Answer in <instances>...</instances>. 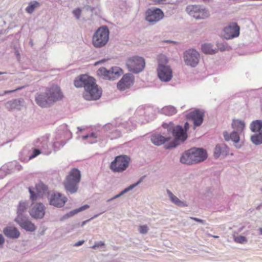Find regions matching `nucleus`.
Listing matches in <instances>:
<instances>
[{
  "mask_svg": "<svg viewBox=\"0 0 262 262\" xmlns=\"http://www.w3.org/2000/svg\"><path fill=\"white\" fill-rule=\"evenodd\" d=\"M22 88H23V87H19V88H17L16 89L13 90L5 91L4 92V95H6V94H9V93H11L14 92H15V91H16L17 90H21Z\"/></svg>",
  "mask_w": 262,
  "mask_h": 262,
  "instance_id": "obj_43",
  "label": "nucleus"
},
{
  "mask_svg": "<svg viewBox=\"0 0 262 262\" xmlns=\"http://www.w3.org/2000/svg\"><path fill=\"white\" fill-rule=\"evenodd\" d=\"M191 219H192V220H193L195 221H196L198 222L203 223V221L202 220L196 218V217H191Z\"/></svg>",
  "mask_w": 262,
  "mask_h": 262,
  "instance_id": "obj_48",
  "label": "nucleus"
},
{
  "mask_svg": "<svg viewBox=\"0 0 262 262\" xmlns=\"http://www.w3.org/2000/svg\"><path fill=\"white\" fill-rule=\"evenodd\" d=\"M63 97L60 88L54 85L48 88L45 94H38L35 98L36 103L42 107H47Z\"/></svg>",
  "mask_w": 262,
  "mask_h": 262,
  "instance_id": "obj_2",
  "label": "nucleus"
},
{
  "mask_svg": "<svg viewBox=\"0 0 262 262\" xmlns=\"http://www.w3.org/2000/svg\"><path fill=\"white\" fill-rule=\"evenodd\" d=\"M134 82V77L130 74H127L123 76L117 84V88L120 90H124L129 88Z\"/></svg>",
  "mask_w": 262,
  "mask_h": 262,
  "instance_id": "obj_19",
  "label": "nucleus"
},
{
  "mask_svg": "<svg viewBox=\"0 0 262 262\" xmlns=\"http://www.w3.org/2000/svg\"><path fill=\"white\" fill-rule=\"evenodd\" d=\"M184 57L187 65L195 67L199 62L200 54L196 50L190 49L185 53Z\"/></svg>",
  "mask_w": 262,
  "mask_h": 262,
  "instance_id": "obj_13",
  "label": "nucleus"
},
{
  "mask_svg": "<svg viewBox=\"0 0 262 262\" xmlns=\"http://www.w3.org/2000/svg\"><path fill=\"white\" fill-rule=\"evenodd\" d=\"M47 190V187L42 183L36 185L35 188H29V191L30 194V199L34 202L41 198Z\"/></svg>",
  "mask_w": 262,
  "mask_h": 262,
  "instance_id": "obj_11",
  "label": "nucleus"
},
{
  "mask_svg": "<svg viewBox=\"0 0 262 262\" xmlns=\"http://www.w3.org/2000/svg\"><path fill=\"white\" fill-rule=\"evenodd\" d=\"M202 51L205 54H212L216 53V50L212 49V45L208 43L202 45Z\"/></svg>",
  "mask_w": 262,
  "mask_h": 262,
  "instance_id": "obj_31",
  "label": "nucleus"
},
{
  "mask_svg": "<svg viewBox=\"0 0 262 262\" xmlns=\"http://www.w3.org/2000/svg\"><path fill=\"white\" fill-rule=\"evenodd\" d=\"M211 236H212L213 237H214L215 238H219V236H217V235H211Z\"/></svg>",
  "mask_w": 262,
  "mask_h": 262,
  "instance_id": "obj_50",
  "label": "nucleus"
},
{
  "mask_svg": "<svg viewBox=\"0 0 262 262\" xmlns=\"http://www.w3.org/2000/svg\"><path fill=\"white\" fill-rule=\"evenodd\" d=\"M239 27L236 23H231L223 30V36L226 39H230L239 36Z\"/></svg>",
  "mask_w": 262,
  "mask_h": 262,
  "instance_id": "obj_12",
  "label": "nucleus"
},
{
  "mask_svg": "<svg viewBox=\"0 0 262 262\" xmlns=\"http://www.w3.org/2000/svg\"><path fill=\"white\" fill-rule=\"evenodd\" d=\"M33 155L30 157V159H32L40 154V151L39 149H35L33 151Z\"/></svg>",
  "mask_w": 262,
  "mask_h": 262,
  "instance_id": "obj_41",
  "label": "nucleus"
},
{
  "mask_svg": "<svg viewBox=\"0 0 262 262\" xmlns=\"http://www.w3.org/2000/svg\"><path fill=\"white\" fill-rule=\"evenodd\" d=\"M144 177H142L140 179V180L136 183L132 184L130 185L128 188L125 189L123 191H122L121 193H120L119 194L116 195L113 198L109 200V201L113 200L115 199H116L119 196H120L121 195H122L123 193L127 192L128 191L132 189L133 188L137 186L138 184H139L140 183H141L143 180Z\"/></svg>",
  "mask_w": 262,
  "mask_h": 262,
  "instance_id": "obj_29",
  "label": "nucleus"
},
{
  "mask_svg": "<svg viewBox=\"0 0 262 262\" xmlns=\"http://www.w3.org/2000/svg\"><path fill=\"white\" fill-rule=\"evenodd\" d=\"M164 17V13L159 8L148 9L145 13V19L150 23H155Z\"/></svg>",
  "mask_w": 262,
  "mask_h": 262,
  "instance_id": "obj_10",
  "label": "nucleus"
},
{
  "mask_svg": "<svg viewBox=\"0 0 262 262\" xmlns=\"http://www.w3.org/2000/svg\"><path fill=\"white\" fill-rule=\"evenodd\" d=\"M5 73V72H0V75L4 74Z\"/></svg>",
  "mask_w": 262,
  "mask_h": 262,
  "instance_id": "obj_52",
  "label": "nucleus"
},
{
  "mask_svg": "<svg viewBox=\"0 0 262 262\" xmlns=\"http://www.w3.org/2000/svg\"><path fill=\"white\" fill-rule=\"evenodd\" d=\"M80 179V171L76 168L72 169L67 176L63 183L66 190L71 193L76 192L78 189V185Z\"/></svg>",
  "mask_w": 262,
  "mask_h": 262,
  "instance_id": "obj_4",
  "label": "nucleus"
},
{
  "mask_svg": "<svg viewBox=\"0 0 262 262\" xmlns=\"http://www.w3.org/2000/svg\"><path fill=\"white\" fill-rule=\"evenodd\" d=\"M232 126L237 131L242 132L245 127V124L244 121L240 120H233Z\"/></svg>",
  "mask_w": 262,
  "mask_h": 262,
  "instance_id": "obj_26",
  "label": "nucleus"
},
{
  "mask_svg": "<svg viewBox=\"0 0 262 262\" xmlns=\"http://www.w3.org/2000/svg\"><path fill=\"white\" fill-rule=\"evenodd\" d=\"M169 140V138H165L160 134L153 135L151 138L152 143L157 146L164 144Z\"/></svg>",
  "mask_w": 262,
  "mask_h": 262,
  "instance_id": "obj_23",
  "label": "nucleus"
},
{
  "mask_svg": "<svg viewBox=\"0 0 262 262\" xmlns=\"http://www.w3.org/2000/svg\"><path fill=\"white\" fill-rule=\"evenodd\" d=\"M139 231L140 233L145 234L148 231V228L147 225H140L139 227Z\"/></svg>",
  "mask_w": 262,
  "mask_h": 262,
  "instance_id": "obj_39",
  "label": "nucleus"
},
{
  "mask_svg": "<svg viewBox=\"0 0 262 262\" xmlns=\"http://www.w3.org/2000/svg\"><path fill=\"white\" fill-rule=\"evenodd\" d=\"M176 145H174L173 146H172L171 147H175Z\"/></svg>",
  "mask_w": 262,
  "mask_h": 262,
  "instance_id": "obj_53",
  "label": "nucleus"
},
{
  "mask_svg": "<svg viewBox=\"0 0 262 262\" xmlns=\"http://www.w3.org/2000/svg\"><path fill=\"white\" fill-rule=\"evenodd\" d=\"M97 74L100 76H102L103 78L111 79L110 70H107L105 68H100L97 71Z\"/></svg>",
  "mask_w": 262,
  "mask_h": 262,
  "instance_id": "obj_30",
  "label": "nucleus"
},
{
  "mask_svg": "<svg viewBox=\"0 0 262 262\" xmlns=\"http://www.w3.org/2000/svg\"><path fill=\"white\" fill-rule=\"evenodd\" d=\"M3 232L8 237L17 238L20 235V232L18 229L14 226H8L4 229Z\"/></svg>",
  "mask_w": 262,
  "mask_h": 262,
  "instance_id": "obj_20",
  "label": "nucleus"
},
{
  "mask_svg": "<svg viewBox=\"0 0 262 262\" xmlns=\"http://www.w3.org/2000/svg\"><path fill=\"white\" fill-rule=\"evenodd\" d=\"M110 31L106 26L99 27L94 33L92 43L96 48H100L105 46L109 40Z\"/></svg>",
  "mask_w": 262,
  "mask_h": 262,
  "instance_id": "obj_5",
  "label": "nucleus"
},
{
  "mask_svg": "<svg viewBox=\"0 0 262 262\" xmlns=\"http://www.w3.org/2000/svg\"><path fill=\"white\" fill-rule=\"evenodd\" d=\"M207 157L206 150L202 148H193L182 155L180 161L183 164H193L203 161Z\"/></svg>",
  "mask_w": 262,
  "mask_h": 262,
  "instance_id": "obj_3",
  "label": "nucleus"
},
{
  "mask_svg": "<svg viewBox=\"0 0 262 262\" xmlns=\"http://www.w3.org/2000/svg\"><path fill=\"white\" fill-rule=\"evenodd\" d=\"M111 73V79H116L118 78L122 74L123 71L122 70L117 67H115L112 68L110 70Z\"/></svg>",
  "mask_w": 262,
  "mask_h": 262,
  "instance_id": "obj_27",
  "label": "nucleus"
},
{
  "mask_svg": "<svg viewBox=\"0 0 262 262\" xmlns=\"http://www.w3.org/2000/svg\"><path fill=\"white\" fill-rule=\"evenodd\" d=\"M167 193L169 195V197L173 203L179 206H185V203L180 200L176 196H175L171 192H170L169 190H167Z\"/></svg>",
  "mask_w": 262,
  "mask_h": 262,
  "instance_id": "obj_28",
  "label": "nucleus"
},
{
  "mask_svg": "<svg viewBox=\"0 0 262 262\" xmlns=\"http://www.w3.org/2000/svg\"><path fill=\"white\" fill-rule=\"evenodd\" d=\"M187 13L196 19H205L209 16L208 11L200 6L191 5L186 8Z\"/></svg>",
  "mask_w": 262,
  "mask_h": 262,
  "instance_id": "obj_9",
  "label": "nucleus"
},
{
  "mask_svg": "<svg viewBox=\"0 0 262 262\" xmlns=\"http://www.w3.org/2000/svg\"><path fill=\"white\" fill-rule=\"evenodd\" d=\"M73 14L77 19H79L81 14V10L79 8H77L73 11Z\"/></svg>",
  "mask_w": 262,
  "mask_h": 262,
  "instance_id": "obj_40",
  "label": "nucleus"
},
{
  "mask_svg": "<svg viewBox=\"0 0 262 262\" xmlns=\"http://www.w3.org/2000/svg\"><path fill=\"white\" fill-rule=\"evenodd\" d=\"M89 208V206L88 205H84L80 208H79L77 209L74 210L73 211H71L69 214H67V217H70L73 216V215L75 214L76 213L80 212L81 211H83L86 209H88Z\"/></svg>",
  "mask_w": 262,
  "mask_h": 262,
  "instance_id": "obj_37",
  "label": "nucleus"
},
{
  "mask_svg": "<svg viewBox=\"0 0 262 262\" xmlns=\"http://www.w3.org/2000/svg\"><path fill=\"white\" fill-rule=\"evenodd\" d=\"M169 125H171L172 126V123H170L169 124H167L166 123H164L163 124L162 126L164 128H168L169 127Z\"/></svg>",
  "mask_w": 262,
  "mask_h": 262,
  "instance_id": "obj_49",
  "label": "nucleus"
},
{
  "mask_svg": "<svg viewBox=\"0 0 262 262\" xmlns=\"http://www.w3.org/2000/svg\"><path fill=\"white\" fill-rule=\"evenodd\" d=\"M50 204L56 207H63L67 201V198L60 193H54L49 199Z\"/></svg>",
  "mask_w": 262,
  "mask_h": 262,
  "instance_id": "obj_18",
  "label": "nucleus"
},
{
  "mask_svg": "<svg viewBox=\"0 0 262 262\" xmlns=\"http://www.w3.org/2000/svg\"><path fill=\"white\" fill-rule=\"evenodd\" d=\"M252 142L255 145H259L262 143V133L254 135L251 136Z\"/></svg>",
  "mask_w": 262,
  "mask_h": 262,
  "instance_id": "obj_34",
  "label": "nucleus"
},
{
  "mask_svg": "<svg viewBox=\"0 0 262 262\" xmlns=\"http://www.w3.org/2000/svg\"><path fill=\"white\" fill-rule=\"evenodd\" d=\"M104 243L103 242H99L95 243L93 246H92V248L93 249H96V248H98L100 247H102L104 246Z\"/></svg>",
  "mask_w": 262,
  "mask_h": 262,
  "instance_id": "obj_42",
  "label": "nucleus"
},
{
  "mask_svg": "<svg viewBox=\"0 0 262 262\" xmlns=\"http://www.w3.org/2000/svg\"><path fill=\"white\" fill-rule=\"evenodd\" d=\"M250 128L253 132H259L262 133V121L256 120L253 121L250 124Z\"/></svg>",
  "mask_w": 262,
  "mask_h": 262,
  "instance_id": "obj_25",
  "label": "nucleus"
},
{
  "mask_svg": "<svg viewBox=\"0 0 262 262\" xmlns=\"http://www.w3.org/2000/svg\"><path fill=\"white\" fill-rule=\"evenodd\" d=\"M27 204L26 202H20L17 208V216L23 215V213L26 210Z\"/></svg>",
  "mask_w": 262,
  "mask_h": 262,
  "instance_id": "obj_36",
  "label": "nucleus"
},
{
  "mask_svg": "<svg viewBox=\"0 0 262 262\" xmlns=\"http://www.w3.org/2000/svg\"><path fill=\"white\" fill-rule=\"evenodd\" d=\"M76 88H84L83 97L88 101L99 99L102 95V90L96 84V80L88 75H81L77 77L74 82Z\"/></svg>",
  "mask_w": 262,
  "mask_h": 262,
  "instance_id": "obj_1",
  "label": "nucleus"
},
{
  "mask_svg": "<svg viewBox=\"0 0 262 262\" xmlns=\"http://www.w3.org/2000/svg\"><path fill=\"white\" fill-rule=\"evenodd\" d=\"M218 48L222 51H225L227 48V47H225L224 45L222 46V47L218 46Z\"/></svg>",
  "mask_w": 262,
  "mask_h": 262,
  "instance_id": "obj_47",
  "label": "nucleus"
},
{
  "mask_svg": "<svg viewBox=\"0 0 262 262\" xmlns=\"http://www.w3.org/2000/svg\"><path fill=\"white\" fill-rule=\"evenodd\" d=\"M84 241H80L74 244L75 246H79L82 245L84 243Z\"/></svg>",
  "mask_w": 262,
  "mask_h": 262,
  "instance_id": "obj_46",
  "label": "nucleus"
},
{
  "mask_svg": "<svg viewBox=\"0 0 262 262\" xmlns=\"http://www.w3.org/2000/svg\"><path fill=\"white\" fill-rule=\"evenodd\" d=\"M23 101L19 99H14L12 101H8L7 104V108L9 111L14 110H20L22 106Z\"/></svg>",
  "mask_w": 262,
  "mask_h": 262,
  "instance_id": "obj_22",
  "label": "nucleus"
},
{
  "mask_svg": "<svg viewBox=\"0 0 262 262\" xmlns=\"http://www.w3.org/2000/svg\"><path fill=\"white\" fill-rule=\"evenodd\" d=\"M130 159L125 155L117 156L111 163L110 168L114 172H121L128 167Z\"/></svg>",
  "mask_w": 262,
  "mask_h": 262,
  "instance_id": "obj_7",
  "label": "nucleus"
},
{
  "mask_svg": "<svg viewBox=\"0 0 262 262\" xmlns=\"http://www.w3.org/2000/svg\"><path fill=\"white\" fill-rule=\"evenodd\" d=\"M39 6H40V4L38 2H37L36 1H34L29 4V6L26 8V11L28 13L31 14L33 12V11L36 8L39 7Z\"/></svg>",
  "mask_w": 262,
  "mask_h": 262,
  "instance_id": "obj_33",
  "label": "nucleus"
},
{
  "mask_svg": "<svg viewBox=\"0 0 262 262\" xmlns=\"http://www.w3.org/2000/svg\"><path fill=\"white\" fill-rule=\"evenodd\" d=\"M161 59H163L165 62H167V59L164 56L159 57V66L157 69L158 76L161 80L169 81L172 76V70L169 66L161 63L160 62Z\"/></svg>",
  "mask_w": 262,
  "mask_h": 262,
  "instance_id": "obj_8",
  "label": "nucleus"
},
{
  "mask_svg": "<svg viewBox=\"0 0 262 262\" xmlns=\"http://www.w3.org/2000/svg\"><path fill=\"white\" fill-rule=\"evenodd\" d=\"M224 137L225 140L229 141L231 140L235 143H238L239 140V137L236 132H233L230 135L227 132L224 133Z\"/></svg>",
  "mask_w": 262,
  "mask_h": 262,
  "instance_id": "obj_24",
  "label": "nucleus"
},
{
  "mask_svg": "<svg viewBox=\"0 0 262 262\" xmlns=\"http://www.w3.org/2000/svg\"><path fill=\"white\" fill-rule=\"evenodd\" d=\"M82 139L84 140L88 139V142L91 144L95 143L97 141V136L93 133H91L90 135L82 136Z\"/></svg>",
  "mask_w": 262,
  "mask_h": 262,
  "instance_id": "obj_35",
  "label": "nucleus"
},
{
  "mask_svg": "<svg viewBox=\"0 0 262 262\" xmlns=\"http://www.w3.org/2000/svg\"><path fill=\"white\" fill-rule=\"evenodd\" d=\"M151 1L153 2L154 4H160L163 3V2L165 1L166 0H150Z\"/></svg>",
  "mask_w": 262,
  "mask_h": 262,
  "instance_id": "obj_44",
  "label": "nucleus"
},
{
  "mask_svg": "<svg viewBox=\"0 0 262 262\" xmlns=\"http://www.w3.org/2000/svg\"><path fill=\"white\" fill-rule=\"evenodd\" d=\"M162 111L163 113L167 116H172L177 113L175 107L172 106H165L162 108Z\"/></svg>",
  "mask_w": 262,
  "mask_h": 262,
  "instance_id": "obj_32",
  "label": "nucleus"
},
{
  "mask_svg": "<svg viewBox=\"0 0 262 262\" xmlns=\"http://www.w3.org/2000/svg\"><path fill=\"white\" fill-rule=\"evenodd\" d=\"M15 221L21 228L26 231L32 232L36 229L35 225L25 216L19 215L17 216L15 219Z\"/></svg>",
  "mask_w": 262,
  "mask_h": 262,
  "instance_id": "obj_16",
  "label": "nucleus"
},
{
  "mask_svg": "<svg viewBox=\"0 0 262 262\" xmlns=\"http://www.w3.org/2000/svg\"><path fill=\"white\" fill-rule=\"evenodd\" d=\"M188 119L191 120L193 122L195 127L200 126L203 121L204 117V112L200 110H195L190 112L187 115Z\"/></svg>",
  "mask_w": 262,
  "mask_h": 262,
  "instance_id": "obj_15",
  "label": "nucleus"
},
{
  "mask_svg": "<svg viewBox=\"0 0 262 262\" xmlns=\"http://www.w3.org/2000/svg\"><path fill=\"white\" fill-rule=\"evenodd\" d=\"M184 127L185 130L182 126L178 125L173 129L172 135L177 142H183L187 138L186 130L189 127V124L187 122L185 124Z\"/></svg>",
  "mask_w": 262,
  "mask_h": 262,
  "instance_id": "obj_14",
  "label": "nucleus"
},
{
  "mask_svg": "<svg viewBox=\"0 0 262 262\" xmlns=\"http://www.w3.org/2000/svg\"><path fill=\"white\" fill-rule=\"evenodd\" d=\"M259 231H260V233L262 234V228H260L259 229Z\"/></svg>",
  "mask_w": 262,
  "mask_h": 262,
  "instance_id": "obj_51",
  "label": "nucleus"
},
{
  "mask_svg": "<svg viewBox=\"0 0 262 262\" xmlns=\"http://www.w3.org/2000/svg\"><path fill=\"white\" fill-rule=\"evenodd\" d=\"M5 242V239L2 235L0 234V246H2Z\"/></svg>",
  "mask_w": 262,
  "mask_h": 262,
  "instance_id": "obj_45",
  "label": "nucleus"
},
{
  "mask_svg": "<svg viewBox=\"0 0 262 262\" xmlns=\"http://www.w3.org/2000/svg\"><path fill=\"white\" fill-rule=\"evenodd\" d=\"M45 214V207L42 203H32V207L30 211V214L32 217L41 219L44 216Z\"/></svg>",
  "mask_w": 262,
  "mask_h": 262,
  "instance_id": "obj_17",
  "label": "nucleus"
},
{
  "mask_svg": "<svg viewBox=\"0 0 262 262\" xmlns=\"http://www.w3.org/2000/svg\"><path fill=\"white\" fill-rule=\"evenodd\" d=\"M228 154V148L224 144H218L214 149V156L215 158L219 157L226 156Z\"/></svg>",
  "mask_w": 262,
  "mask_h": 262,
  "instance_id": "obj_21",
  "label": "nucleus"
},
{
  "mask_svg": "<svg viewBox=\"0 0 262 262\" xmlns=\"http://www.w3.org/2000/svg\"><path fill=\"white\" fill-rule=\"evenodd\" d=\"M234 241L235 242L239 244H244L247 242L246 237L242 235L234 236Z\"/></svg>",
  "mask_w": 262,
  "mask_h": 262,
  "instance_id": "obj_38",
  "label": "nucleus"
},
{
  "mask_svg": "<svg viewBox=\"0 0 262 262\" xmlns=\"http://www.w3.org/2000/svg\"><path fill=\"white\" fill-rule=\"evenodd\" d=\"M126 65L130 72L138 73L144 69L145 62L142 57L134 56L127 59Z\"/></svg>",
  "mask_w": 262,
  "mask_h": 262,
  "instance_id": "obj_6",
  "label": "nucleus"
}]
</instances>
